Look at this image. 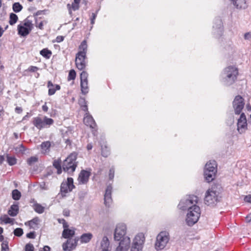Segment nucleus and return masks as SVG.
<instances>
[{
	"instance_id": "f257e3e1",
	"label": "nucleus",
	"mask_w": 251,
	"mask_h": 251,
	"mask_svg": "<svg viewBox=\"0 0 251 251\" xmlns=\"http://www.w3.org/2000/svg\"><path fill=\"white\" fill-rule=\"evenodd\" d=\"M199 199L194 195L186 196L180 201L178 208L183 211L187 210L185 222L189 226H192L199 220L201 209L198 205Z\"/></svg>"
},
{
	"instance_id": "f03ea898",
	"label": "nucleus",
	"mask_w": 251,
	"mask_h": 251,
	"mask_svg": "<svg viewBox=\"0 0 251 251\" xmlns=\"http://www.w3.org/2000/svg\"><path fill=\"white\" fill-rule=\"evenodd\" d=\"M238 71L234 66H228L226 68L222 75V82L226 86L233 84L237 79Z\"/></svg>"
},
{
	"instance_id": "7ed1b4c3",
	"label": "nucleus",
	"mask_w": 251,
	"mask_h": 251,
	"mask_svg": "<svg viewBox=\"0 0 251 251\" xmlns=\"http://www.w3.org/2000/svg\"><path fill=\"white\" fill-rule=\"evenodd\" d=\"M146 238L144 233L139 232L132 239L131 251H142L143 250Z\"/></svg>"
},
{
	"instance_id": "20e7f679",
	"label": "nucleus",
	"mask_w": 251,
	"mask_h": 251,
	"mask_svg": "<svg viewBox=\"0 0 251 251\" xmlns=\"http://www.w3.org/2000/svg\"><path fill=\"white\" fill-rule=\"evenodd\" d=\"M170 240V235L166 231H161L156 236L154 245L155 249L157 250H163Z\"/></svg>"
},
{
	"instance_id": "39448f33",
	"label": "nucleus",
	"mask_w": 251,
	"mask_h": 251,
	"mask_svg": "<svg viewBox=\"0 0 251 251\" xmlns=\"http://www.w3.org/2000/svg\"><path fill=\"white\" fill-rule=\"evenodd\" d=\"M217 173V164L214 160L209 161L205 166L204 176L208 182L213 180Z\"/></svg>"
},
{
	"instance_id": "423d86ee",
	"label": "nucleus",
	"mask_w": 251,
	"mask_h": 251,
	"mask_svg": "<svg viewBox=\"0 0 251 251\" xmlns=\"http://www.w3.org/2000/svg\"><path fill=\"white\" fill-rule=\"evenodd\" d=\"M76 159V154L73 153L64 160L62 166L65 172L71 174L75 171L77 166Z\"/></svg>"
},
{
	"instance_id": "0eeeda50",
	"label": "nucleus",
	"mask_w": 251,
	"mask_h": 251,
	"mask_svg": "<svg viewBox=\"0 0 251 251\" xmlns=\"http://www.w3.org/2000/svg\"><path fill=\"white\" fill-rule=\"evenodd\" d=\"M127 232L126 225L123 223L116 225L114 231L113 238L115 241H120L125 237Z\"/></svg>"
},
{
	"instance_id": "6e6552de",
	"label": "nucleus",
	"mask_w": 251,
	"mask_h": 251,
	"mask_svg": "<svg viewBox=\"0 0 251 251\" xmlns=\"http://www.w3.org/2000/svg\"><path fill=\"white\" fill-rule=\"evenodd\" d=\"M53 123V120L46 116L44 117L43 119L40 117H36L33 119V125L39 129L50 126L52 125Z\"/></svg>"
},
{
	"instance_id": "1a4fd4ad",
	"label": "nucleus",
	"mask_w": 251,
	"mask_h": 251,
	"mask_svg": "<svg viewBox=\"0 0 251 251\" xmlns=\"http://www.w3.org/2000/svg\"><path fill=\"white\" fill-rule=\"evenodd\" d=\"M218 201L217 192L213 188L209 189L205 193L204 202L207 205L213 206Z\"/></svg>"
},
{
	"instance_id": "9d476101",
	"label": "nucleus",
	"mask_w": 251,
	"mask_h": 251,
	"mask_svg": "<svg viewBox=\"0 0 251 251\" xmlns=\"http://www.w3.org/2000/svg\"><path fill=\"white\" fill-rule=\"evenodd\" d=\"M33 28L32 22L28 19H25L24 23L18 26V33L21 36H25L29 34Z\"/></svg>"
},
{
	"instance_id": "9b49d317",
	"label": "nucleus",
	"mask_w": 251,
	"mask_h": 251,
	"mask_svg": "<svg viewBox=\"0 0 251 251\" xmlns=\"http://www.w3.org/2000/svg\"><path fill=\"white\" fill-rule=\"evenodd\" d=\"M248 129V124L246 115L242 113L237 119V130L240 134L245 133Z\"/></svg>"
},
{
	"instance_id": "f8f14e48",
	"label": "nucleus",
	"mask_w": 251,
	"mask_h": 251,
	"mask_svg": "<svg viewBox=\"0 0 251 251\" xmlns=\"http://www.w3.org/2000/svg\"><path fill=\"white\" fill-rule=\"evenodd\" d=\"M97 246L99 250L101 251H111L114 249L108 237L105 235L103 236L101 239L98 242Z\"/></svg>"
},
{
	"instance_id": "ddd939ff",
	"label": "nucleus",
	"mask_w": 251,
	"mask_h": 251,
	"mask_svg": "<svg viewBox=\"0 0 251 251\" xmlns=\"http://www.w3.org/2000/svg\"><path fill=\"white\" fill-rule=\"evenodd\" d=\"M75 187L73 179L68 177L67 181H64L61 185V194L63 197L66 196V194L71 192Z\"/></svg>"
},
{
	"instance_id": "4468645a",
	"label": "nucleus",
	"mask_w": 251,
	"mask_h": 251,
	"mask_svg": "<svg viewBox=\"0 0 251 251\" xmlns=\"http://www.w3.org/2000/svg\"><path fill=\"white\" fill-rule=\"evenodd\" d=\"M58 222L63 224L64 230L62 232V236L65 238H70L74 235L75 229L73 227L69 228L67 223L64 219H59Z\"/></svg>"
},
{
	"instance_id": "2eb2a0df",
	"label": "nucleus",
	"mask_w": 251,
	"mask_h": 251,
	"mask_svg": "<svg viewBox=\"0 0 251 251\" xmlns=\"http://www.w3.org/2000/svg\"><path fill=\"white\" fill-rule=\"evenodd\" d=\"M244 99L240 96L235 97L233 101V107L235 114H239L244 107Z\"/></svg>"
},
{
	"instance_id": "dca6fc26",
	"label": "nucleus",
	"mask_w": 251,
	"mask_h": 251,
	"mask_svg": "<svg viewBox=\"0 0 251 251\" xmlns=\"http://www.w3.org/2000/svg\"><path fill=\"white\" fill-rule=\"evenodd\" d=\"M119 241V245L116 249V251H127L131 247V241L128 236H126Z\"/></svg>"
},
{
	"instance_id": "f3484780",
	"label": "nucleus",
	"mask_w": 251,
	"mask_h": 251,
	"mask_svg": "<svg viewBox=\"0 0 251 251\" xmlns=\"http://www.w3.org/2000/svg\"><path fill=\"white\" fill-rule=\"evenodd\" d=\"M91 174L90 170H81L77 179L78 184L84 185L87 184L89 181Z\"/></svg>"
},
{
	"instance_id": "a211bd4d",
	"label": "nucleus",
	"mask_w": 251,
	"mask_h": 251,
	"mask_svg": "<svg viewBox=\"0 0 251 251\" xmlns=\"http://www.w3.org/2000/svg\"><path fill=\"white\" fill-rule=\"evenodd\" d=\"M88 75L87 73L85 71H83L80 74L81 90L82 93L84 94H87L89 91L88 86Z\"/></svg>"
},
{
	"instance_id": "6ab92c4d",
	"label": "nucleus",
	"mask_w": 251,
	"mask_h": 251,
	"mask_svg": "<svg viewBox=\"0 0 251 251\" xmlns=\"http://www.w3.org/2000/svg\"><path fill=\"white\" fill-rule=\"evenodd\" d=\"M83 53H77L75 57V65L80 70L84 69L86 67L85 59L86 55H82Z\"/></svg>"
},
{
	"instance_id": "aec40b11",
	"label": "nucleus",
	"mask_w": 251,
	"mask_h": 251,
	"mask_svg": "<svg viewBox=\"0 0 251 251\" xmlns=\"http://www.w3.org/2000/svg\"><path fill=\"white\" fill-rule=\"evenodd\" d=\"M78 241V239L77 238L68 239L67 242L62 245L63 250L64 251H70L71 250L75 249L77 245Z\"/></svg>"
},
{
	"instance_id": "412c9836",
	"label": "nucleus",
	"mask_w": 251,
	"mask_h": 251,
	"mask_svg": "<svg viewBox=\"0 0 251 251\" xmlns=\"http://www.w3.org/2000/svg\"><path fill=\"white\" fill-rule=\"evenodd\" d=\"M83 122L87 126L91 128H94L95 126V123L93 117L89 115L88 113H86L83 119Z\"/></svg>"
},
{
	"instance_id": "4be33fe9",
	"label": "nucleus",
	"mask_w": 251,
	"mask_h": 251,
	"mask_svg": "<svg viewBox=\"0 0 251 251\" xmlns=\"http://www.w3.org/2000/svg\"><path fill=\"white\" fill-rule=\"evenodd\" d=\"M50 146L51 144L50 141L43 142L40 145L41 153L43 154L49 153L50 151Z\"/></svg>"
},
{
	"instance_id": "5701e85b",
	"label": "nucleus",
	"mask_w": 251,
	"mask_h": 251,
	"mask_svg": "<svg viewBox=\"0 0 251 251\" xmlns=\"http://www.w3.org/2000/svg\"><path fill=\"white\" fill-rule=\"evenodd\" d=\"M93 236L91 233H84L80 237V241L81 243H87L92 239Z\"/></svg>"
},
{
	"instance_id": "b1692460",
	"label": "nucleus",
	"mask_w": 251,
	"mask_h": 251,
	"mask_svg": "<svg viewBox=\"0 0 251 251\" xmlns=\"http://www.w3.org/2000/svg\"><path fill=\"white\" fill-rule=\"evenodd\" d=\"M40 220L38 218H35L28 222V226L31 228L35 229L38 228Z\"/></svg>"
},
{
	"instance_id": "393cba45",
	"label": "nucleus",
	"mask_w": 251,
	"mask_h": 251,
	"mask_svg": "<svg viewBox=\"0 0 251 251\" xmlns=\"http://www.w3.org/2000/svg\"><path fill=\"white\" fill-rule=\"evenodd\" d=\"M87 50V44L86 40L83 41L79 46V51L77 53H83L82 55H86Z\"/></svg>"
},
{
	"instance_id": "a878e982",
	"label": "nucleus",
	"mask_w": 251,
	"mask_h": 251,
	"mask_svg": "<svg viewBox=\"0 0 251 251\" xmlns=\"http://www.w3.org/2000/svg\"><path fill=\"white\" fill-rule=\"evenodd\" d=\"M19 207L17 205H12L8 211V214L12 217L16 216L18 213Z\"/></svg>"
},
{
	"instance_id": "bb28decb",
	"label": "nucleus",
	"mask_w": 251,
	"mask_h": 251,
	"mask_svg": "<svg viewBox=\"0 0 251 251\" xmlns=\"http://www.w3.org/2000/svg\"><path fill=\"white\" fill-rule=\"evenodd\" d=\"M0 221L1 223L7 224H13L14 219L10 218L7 215H3L0 216Z\"/></svg>"
},
{
	"instance_id": "cd10ccee",
	"label": "nucleus",
	"mask_w": 251,
	"mask_h": 251,
	"mask_svg": "<svg viewBox=\"0 0 251 251\" xmlns=\"http://www.w3.org/2000/svg\"><path fill=\"white\" fill-rule=\"evenodd\" d=\"M79 104L81 107L82 110L84 111H87L88 108L86 105V101L84 98H80L79 100Z\"/></svg>"
},
{
	"instance_id": "c85d7f7f",
	"label": "nucleus",
	"mask_w": 251,
	"mask_h": 251,
	"mask_svg": "<svg viewBox=\"0 0 251 251\" xmlns=\"http://www.w3.org/2000/svg\"><path fill=\"white\" fill-rule=\"evenodd\" d=\"M67 7L69 9L70 13H71V10H77L79 9V4L75 2H73L72 4H68Z\"/></svg>"
},
{
	"instance_id": "c756f323",
	"label": "nucleus",
	"mask_w": 251,
	"mask_h": 251,
	"mask_svg": "<svg viewBox=\"0 0 251 251\" xmlns=\"http://www.w3.org/2000/svg\"><path fill=\"white\" fill-rule=\"evenodd\" d=\"M33 208L36 212L40 214L43 213L45 209L44 207L38 203H35L33 205Z\"/></svg>"
},
{
	"instance_id": "7c9ffc66",
	"label": "nucleus",
	"mask_w": 251,
	"mask_h": 251,
	"mask_svg": "<svg viewBox=\"0 0 251 251\" xmlns=\"http://www.w3.org/2000/svg\"><path fill=\"white\" fill-rule=\"evenodd\" d=\"M13 149L16 153H24L25 148L22 144L18 145L13 147Z\"/></svg>"
},
{
	"instance_id": "2f4dec72",
	"label": "nucleus",
	"mask_w": 251,
	"mask_h": 251,
	"mask_svg": "<svg viewBox=\"0 0 251 251\" xmlns=\"http://www.w3.org/2000/svg\"><path fill=\"white\" fill-rule=\"evenodd\" d=\"M40 54L47 58H49L51 55V52L47 49H44L40 51Z\"/></svg>"
},
{
	"instance_id": "473e14b6",
	"label": "nucleus",
	"mask_w": 251,
	"mask_h": 251,
	"mask_svg": "<svg viewBox=\"0 0 251 251\" xmlns=\"http://www.w3.org/2000/svg\"><path fill=\"white\" fill-rule=\"evenodd\" d=\"M53 165L57 170V174H60L62 172L60 161L55 160L53 162Z\"/></svg>"
},
{
	"instance_id": "72a5a7b5",
	"label": "nucleus",
	"mask_w": 251,
	"mask_h": 251,
	"mask_svg": "<svg viewBox=\"0 0 251 251\" xmlns=\"http://www.w3.org/2000/svg\"><path fill=\"white\" fill-rule=\"evenodd\" d=\"M12 198L15 200H19L21 197V194L20 191H19L17 189H15L12 191Z\"/></svg>"
},
{
	"instance_id": "f704fd0d",
	"label": "nucleus",
	"mask_w": 251,
	"mask_h": 251,
	"mask_svg": "<svg viewBox=\"0 0 251 251\" xmlns=\"http://www.w3.org/2000/svg\"><path fill=\"white\" fill-rule=\"evenodd\" d=\"M18 20V16L14 13H11L10 15L9 24L11 25L15 24Z\"/></svg>"
},
{
	"instance_id": "c9c22d12",
	"label": "nucleus",
	"mask_w": 251,
	"mask_h": 251,
	"mask_svg": "<svg viewBox=\"0 0 251 251\" xmlns=\"http://www.w3.org/2000/svg\"><path fill=\"white\" fill-rule=\"evenodd\" d=\"M101 155L105 157L109 155V151L106 145H101Z\"/></svg>"
},
{
	"instance_id": "e433bc0d",
	"label": "nucleus",
	"mask_w": 251,
	"mask_h": 251,
	"mask_svg": "<svg viewBox=\"0 0 251 251\" xmlns=\"http://www.w3.org/2000/svg\"><path fill=\"white\" fill-rule=\"evenodd\" d=\"M6 157L7 163L9 165L12 166L16 163L17 159L14 157L7 155Z\"/></svg>"
},
{
	"instance_id": "4c0bfd02",
	"label": "nucleus",
	"mask_w": 251,
	"mask_h": 251,
	"mask_svg": "<svg viewBox=\"0 0 251 251\" xmlns=\"http://www.w3.org/2000/svg\"><path fill=\"white\" fill-rule=\"evenodd\" d=\"M22 8V6L19 2L14 3L13 5V9L15 12H20Z\"/></svg>"
},
{
	"instance_id": "58836bf2",
	"label": "nucleus",
	"mask_w": 251,
	"mask_h": 251,
	"mask_svg": "<svg viewBox=\"0 0 251 251\" xmlns=\"http://www.w3.org/2000/svg\"><path fill=\"white\" fill-rule=\"evenodd\" d=\"M75 76L76 73L75 71L74 70H71L69 72L68 79V80H74L75 78Z\"/></svg>"
},
{
	"instance_id": "ea45409f",
	"label": "nucleus",
	"mask_w": 251,
	"mask_h": 251,
	"mask_svg": "<svg viewBox=\"0 0 251 251\" xmlns=\"http://www.w3.org/2000/svg\"><path fill=\"white\" fill-rule=\"evenodd\" d=\"M216 28L217 30L218 33H222V32L223 31V28H222V24L221 20H217V25H216Z\"/></svg>"
},
{
	"instance_id": "a19ab883",
	"label": "nucleus",
	"mask_w": 251,
	"mask_h": 251,
	"mask_svg": "<svg viewBox=\"0 0 251 251\" xmlns=\"http://www.w3.org/2000/svg\"><path fill=\"white\" fill-rule=\"evenodd\" d=\"M112 201L111 196L104 195V202L106 206H109Z\"/></svg>"
},
{
	"instance_id": "79ce46f5",
	"label": "nucleus",
	"mask_w": 251,
	"mask_h": 251,
	"mask_svg": "<svg viewBox=\"0 0 251 251\" xmlns=\"http://www.w3.org/2000/svg\"><path fill=\"white\" fill-rule=\"evenodd\" d=\"M38 158L35 156H32L28 158L27 160V162L28 165H32L37 161Z\"/></svg>"
},
{
	"instance_id": "37998d69",
	"label": "nucleus",
	"mask_w": 251,
	"mask_h": 251,
	"mask_svg": "<svg viewBox=\"0 0 251 251\" xmlns=\"http://www.w3.org/2000/svg\"><path fill=\"white\" fill-rule=\"evenodd\" d=\"M14 234L15 236H21L23 234V230L21 228H17L14 230Z\"/></svg>"
},
{
	"instance_id": "c03bdc74",
	"label": "nucleus",
	"mask_w": 251,
	"mask_h": 251,
	"mask_svg": "<svg viewBox=\"0 0 251 251\" xmlns=\"http://www.w3.org/2000/svg\"><path fill=\"white\" fill-rule=\"evenodd\" d=\"M7 250H9L8 242L3 241L1 244V250L2 251H6Z\"/></svg>"
},
{
	"instance_id": "a18cd8bd",
	"label": "nucleus",
	"mask_w": 251,
	"mask_h": 251,
	"mask_svg": "<svg viewBox=\"0 0 251 251\" xmlns=\"http://www.w3.org/2000/svg\"><path fill=\"white\" fill-rule=\"evenodd\" d=\"M34 247L32 244L28 243L25 246V251H33Z\"/></svg>"
},
{
	"instance_id": "49530a36",
	"label": "nucleus",
	"mask_w": 251,
	"mask_h": 251,
	"mask_svg": "<svg viewBox=\"0 0 251 251\" xmlns=\"http://www.w3.org/2000/svg\"><path fill=\"white\" fill-rule=\"evenodd\" d=\"M112 187L111 186H108L105 190V195H111V192H112Z\"/></svg>"
},
{
	"instance_id": "de8ad7c7",
	"label": "nucleus",
	"mask_w": 251,
	"mask_h": 251,
	"mask_svg": "<svg viewBox=\"0 0 251 251\" xmlns=\"http://www.w3.org/2000/svg\"><path fill=\"white\" fill-rule=\"evenodd\" d=\"M39 70V68L36 66H30L27 70L31 72H37Z\"/></svg>"
},
{
	"instance_id": "09e8293b",
	"label": "nucleus",
	"mask_w": 251,
	"mask_h": 251,
	"mask_svg": "<svg viewBox=\"0 0 251 251\" xmlns=\"http://www.w3.org/2000/svg\"><path fill=\"white\" fill-rule=\"evenodd\" d=\"M114 176V169L111 168L109 170V179H112Z\"/></svg>"
},
{
	"instance_id": "8fccbe9b",
	"label": "nucleus",
	"mask_w": 251,
	"mask_h": 251,
	"mask_svg": "<svg viewBox=\"0 0 251 251\" xmlns=\"http://www.w3.org/2000/svg\"><path fill=\"white\" fill-rule=\"evenodd\" d=\"M244 39L247 40H251V33L247 32L244 34Z\"/></svg>"
},
{
	"instance_id": "3c124183",
	"label": "nucleus",
	"mask_w": 251,
	"mask_h": 251,
	"mask_svg": "<svg viewBox=\"0 0 251 251\" xmlns=\"http://www.w3.org/2000/svg\"><path fill=\"white\" fill-rule=\"evenodd\" d=\"M55 92L56 90L55 88H54V87L50 88V89H49V95L50 96L53 95L55 93Z\"/></svg>"
},
{
	"instance_id": "603ef678",
	"label": "nucleus",
	"mask_w": 251,
	"mask_h": 251,
	"mask_svg": "<svg viewBox=\"0 0 251 251\" xmlns=\"http://www.w3.org/2000/svg\"><path fill=\"white\" fill-rule=\"evenodd\" d=\"M26 237L29 238L34 239L35 237V233L34 232H31L26 234Z\"/></svg>"
},
{
	"instance_id": "864d4df0",
	"label": "nucleus",
	"mask_w": 251,
	"mask_h": 251,
	"mask_svg": "<svg viewBox=\"0 0 251 251\" xmlns=\"http://www.w3.org/2000/svg\"><path fill=\"white\" fill-rule=\"evenodd\" d=\"M244 200L248 202H251V195H249L245 197Z\"/></svg>"
},
{
	"instance_id": "5fc2aeb1",
	"label": "nucleus",
	"mask_w": 251,
	"mask_h": 251,
	"mask_svg": "<svg viewBox=\"0 0 251 251\" xmlns=\"http://www.w3.org/2000/svg\"><path fill=\"white\" fill-rule=\"evenodd\" d=\"M97 17L96 14L92 13V17L91 19V24L93 25L95 23V20Z\"/></svg>"
},
{
	"instance_id": "6e6d98bb",
	"label": "nucleus",
	"mask_w": 251,
	"mask_h": 251,
	"mask_svg": "<svg viewBox=\"0 0 251 251\" xmlns=\"http://www.w3.org/2000/svg\"><path fill=\"white\" fill-rule=\"evenodd\" d=\"M56 42H57L59 43V42H61L63 41L64 37L63 36H57L56 37Z\"/></svg>"
},
{
	"instance_id": "4d7b16f0",
	"label": "nucleus",
	"mask_w": 251,
	"mask_h": 251,
	"mask_svg": "<svg viewBox=\"0 0 251 251\" xmlns=\"http://www.w3.org/2000/svg\"><path fill=\"white\" fill-rule=\"evenodd\" d=\"M15 111L17 113H21L22 112V109L21 107H17L16 108H15Z\"/></svg>"
},
{
	"instance_id": "13d9d810",
	"label": "nucleus",
	"mask_w": 251,
	"mask_h": 251,
	"mask_svg": "<svg viewBox=\"0 0 251 251\" xmlns=\"http://www.w3.org/2000/svg\"><path fill=\"white\" fill-rule=\"evenodd\" d=\"M246 221L248 222H250L251 221V213H250L248 214L247 217H246Z\"/></svg>"
},
{
	"instance_id": "bf43d9fd",
	"label": "nucleus",
	"mask_w": 251,
	"mask_h": 251,
	"mask_svg": "<svg viewBox=\"0 0 251 251\" xmlns=\"http://www.w3.org/2000/svg\"><path fill=\"white\" fill-rule=\"evenodd\" d=\"M43 24L42 22H41L38 25H36V26L38 27L40 29H43Z\"/></svg>"
},
{
	"instance_id": "052dcab7",
	"label": "nucleus",
	"mask_w": 251,
	"mask_h": 251,
	"mask_svg": "<svg viewBox=\"0 0 251 251\" xmlns=\"http://www.w3.org/2000/svg\"><path fill=\"white\" fill-rule=\"evenodd\" d=\"M50 248L48 246H45L43 248V251H50Z\"/></svg>"
},
{
	"instance_id": "680f3d73",
	"label": "nucleus",
	"mask_w": 251,
	"mask_h": 251,
	"mask_svg": "<svg viewBox=\"0 0 251 251\" xmlns=\"http://www.w3.org/2000/svg\"><path fill=\"white\" fill-rule=\"evenodd\" d=\"M48 87L49 89H50V88H51V87H54L52 83L50 81H49L48 82Z\"/></svg>"
},
{
	"instance_id": "e2e57ef3",
	"label": "nucleus",
	"mask_w": 251,
	"mask_h": 251,
	"mask_svg": "<svg viewBox=\"0 0 251 251\" xmlns=\"http://www.w3.org/2000/svg\"><path fill=\"white\" fill-rule=\"evenodd\" d=\"M42 109L43 111H45V112H47L48 110V106L46 105V104H45L44 105L42 106Z\"/></svg>"
},
{
	"instance_id": "0e129e2a",
	"label": "nucleus",
	"mask_w": 251,
	"mask_h": 251,
	"mask_svg": "<svg viewBox=\"0 0 251 251\" xmlns=\"http://www.w3.org/2000/svg\"><path fill=\"white\" fill-rule=\"evenodd\" d=\"M4 157L2 155L0 156V164H1L3 163V161H4Z\"/></svg>"
},
{
	"instance_id": "69168bd1",
	"label": "nucleus",
	"mask_w": 251,
	"mask_h": 251,
	"mask_svg": "<svg viewBox=\"0 0 251 251\" xmlns=\"http://www.w3.org/2000/svg\"><path fill=\"white\" fill-rule=\"evenodd\" d=\"M93 148V146L92 145V144L90 143V144H88L87 146V150L89 151V150H91Z\"/></svg>"
},
{
	"instance_id": "338daca9",
	"label": "nucleus",
	"mask_w": 251,
	"mask_h": 251,
	"mask_svg": "<svg viewBox=\"0 0 251 251\" xmlns=\"http://www.w3.org/2000/svg\"><path fill=\"white\" fill-rule=\"evenodd\" d=\"M3 30L1 27H0V37H1L3 34Z\"/></svg>"
},
{
	"instance_id": "774afa93",
	"label": "nucleus",
	"mask_w": 251,
	"mask_h": 251,
	"mask_svg": "<svg viewBox=\"0 0 251 251\" xmlns=\"http://www.w3.org/2000/svg\"><path fill=\"white\" fill-rule=\"evenodd\" d=\"M60 89V86H59V85H56V86H55V90H59Z\"/></svg>"
}]
</instances>
